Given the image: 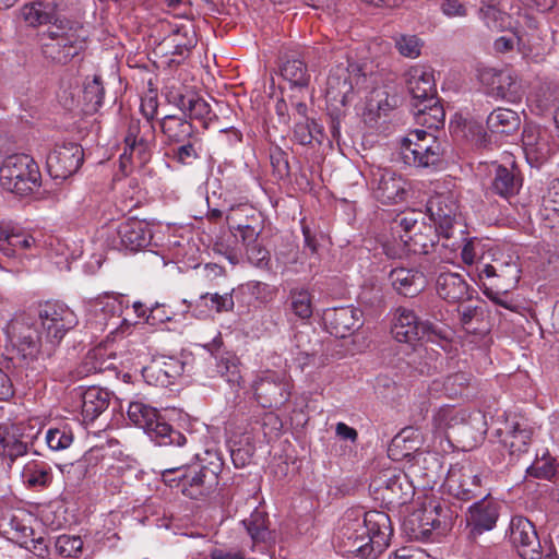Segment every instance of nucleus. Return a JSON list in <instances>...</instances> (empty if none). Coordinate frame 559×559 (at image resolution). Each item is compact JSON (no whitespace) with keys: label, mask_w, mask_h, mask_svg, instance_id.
I'll return each instance as SVG.
<instances>
[{"label":"nucleus","mask_w":559,"mask_h":559,"mask_svg":"<svg viewBox=\"0 0 559 559\" xmlns=\"http://www.w3.org/2000/svg\"><path fill=\"white\" fill-rule=\"evenodd\" d=\"M392 533L385 512L350 509L342 519L336 538L344 554L357 559H377L389 546Z\"/></svg>","instance_id":"nucleus-1"},{"label":"nucleus","mask_w":559,"mask_h":559,"mask_svg":"<svg viewBox=\"0 0 559 559\" xmlns=\"http://www.w3.org/2000/svg\"><path fill=\"white\" fill-rule=\"evenodd\" d=\"M83 26L70 19L61 20L38 34L43 57L50 62L67 64L85 48Z\"/></svg>","instance_id":"nucleus-2"},{"label":"nucleus","mask_w":559,"mask_h":559,"mask_svg":"<svg viewBox=\"0 0 559 559\" xmlns=\"http://www.w3.org/2000/svg\"><path fill=\"white\" fill-rule=\"evenodd\" d=\"M372 76L369 64L347 59L331 69L326 80V96L345 106L355 91L367 88L373 82Z\"/></svg>","instance_id":"nucleus-3"},{"label":"nucleus","mask_w":559,"mask_h":559,"mask_svg":"<svg viewBox=\"0 0 559 559\" xmlns=\"http://www.w3.org/2000/svg\"><path fill=\"white\" fill-rule=\"evenodd\" d=\"M0 182L4 190L17 197H28L41 187L38 164L26 154L8 156L0 167Z\"/></svg>","instance_id":"nucleus-4"},{"label":"nucleus","mask_w":559,"mask_h":559,"mask_svg":"<svg viewBox=\"0 0 559 559\" xmlns=\"http://www.w3.org/2000/svg\"><path fill=\"white\" fill-rule=\"evenodd\" d=\"M444 154L442 142L425 130H412L400 142V157L404 164L429 168L441 163Z\"/></svg>","instance_id":"nucleus-5"},{"label":"nucleus","mask_w":559,"mask_h":559,"mask_svg":"<svg viewBox=\"0 0 559 559\" xmlns=\"http://www.w3.org/2000/svg\"><path fill=\"white\" fill-rule=\"evenodd\" d=\"M128 417L159 445L176 444L182 447L187 442L186 437L166 423L156 408L142 402L130 403Z\"/></svg>","instance_id":"nucleus-6"},{"label":"nucleus","mask_w":559,"mask_h":559,"mask_svg":"<svg viewBox=\"0 0 559 559\" xmlns=\"http://www.w3.org/2000/svg\"><path fill=\"white\" fill-rule=\"evenodd\" d=\"M476 270L481 285L500 290L514 289L522 273L519 255L511 253L495 255L490 263L479 262Z\"/></svg>","instance_id":"nucleus-7"},{"label":"nucleus","mask_w":559,"mask_h":559,"mask_svg":"<svg viewBox=\"0 0 559 559\" xmlns=\"http://www.w3.org/2000/svg\"><path fill=\"white\" fill-rule=\"evenodd\" d=\"M38 317L43 329L46 331V342L50 344L47 355L58 345L68 331L78 324V318L73 310L60 301H46L39 306Z\"/></svg>","instance_id":"nucleus-8"},{"label":"nucleus","mask_w":559,"mask_h":559,"mask_svg":"<svg viewBox=\"0 0 559 559\" xmlns=\"http://www.w3.org/2000/svg\"><path fill=\"white\" fill-rule=\"evenodd\" d=\"M5 331L14 348L24 358H37L43 344L35 319L27 313L16 314L7 324Z\"/></svg>","instance_id":"nucleus-9"},{"label":"nucleus","mask_w":559,"mask_h":559,"mask_svg":"<svg viewBox=\"0 0 559 559\" xmlns=\"http://www.w3.org/2000/svg\"><path fill=\"white\" fill-rule=\"evenodd\" d=\"M217 485L218 475L211 467L202 464H183L176 486L186 497L199 499L210 495Z\"/></svg>","instance_id":"nucleus-10"},{"label":"nucleus","mask_w":559,"mask_h":559,"mask_svg":"<svg viewBox=\"0 0 559 559\" xmlns=\"http://www.w3.org/2000/svg\"><path fill=\"white\" fill-rule=\"evenodd\" d=\"M426 212L431 224L439 230L440 235L448 241L453 237L459 204L451 192L437 193L429 198L426 204Z\"/></svg>","instance_id":"nucleus-11"},{"label":"nucleus","mask_w":559,"mask_h":559,"mask_svg":"<svg viewBox=\"0 0 559 559\" xmlns=\"http://www.w3.org/2000/svg\"><path fill=\"white\" fill-rule=\"evenodd\" d=\"M83 160L81 145L73 142L56 145L47 156V171L53 179H67L80 169Z\"/></svg>","instance_id":"nucleus-12"},{"label":"nucleus","mask_w":559,"mask_h":559,"mask_svg":"<svg viewBox=\"0 0 559 559\" xmlns=\"http://www.w3.org/2000/svg\"><path fill=\"white\" fill-rule=\"evenodd\" d=\"M445 485L450 496L461 501H469L483 493L481 477L471 464L452 467Z\"/></svg>","instance_id":"nucleus-13"},{"label":"nucleus","mask_w":559,"mask_h":559,"mask_svg":"<svg viewBox=\"0 0 559 559\" xmlns=\"http://www.w3.org/2000/svg\"><path fill=\"white\" fill-rule=\"evenodd\" d=\"M499 511L500 503L491 498L489 493L474 502L468 508L466 515L468 539L476 540L483 533L491 531L498 521Z\"/></svg>","instance_id":"nucleus-14"},{"label":"nucleus","mask_w":559,"mask_h":559,"mask_svg":"<svg viewBox=\"0 0 559 559\" xmlns=\"http://www.w3.org/2000/svg\"><path fill=\"white\" fill-rule=\"evenodd\" d=\"M510 542L523 559H540V542L533 523L524 516H513L510 522Z\"/></svg>","instance_id":"nucleus-15"},{"label":"nucleus","mask_w":559,"mask_h":559,"mask_svg":"<svg viewBox=\"0 0 559 559\" xmlns=\"http://www.w3.org/2000/svg\"><path fill=\"white\" fill-rule=\"evenodd\" d=\"M322 320L326 331L344 338L362 326V312L355 307H335L323 311Z\"/></svg>","instance_id":"nucleus-16"},{"label":"nucleus","mask_w":559,"mask_h":559,"mask_svg":"<svg viewBox=\"0 0 559 559\" xmlns=\"http://www.w3.org/2000/svg\"><path fill=\"white\" fill-rule=\"evenodd\" d=\"M377 490L389 504H405L413 496V486L407 476L396 469L382 472L374 480Z\"/></svg>","instance_id":"nucleus-17"},{"label":"nucleus","mask_w":559,"mask_h":559,"mask_svg":"<svg viewBox=\"0 0 559 559\" xmlns=\"http://www.w3.org/2000/svg\"><path fill=\"white\" fill-rule=\"evenodd\" d=\"M374 198L383 204L397 203L405 199V181L390 169L372 171L370 180Z\"/></svg>","instance_id":"nucleus-18"},{"label":"nucleus","mask_w":559,"mask_h":559,"mask_svg":"<svg viewBox=\"0 0 559 559\" xmlns=\"http://www.w3.org/2000/svg\"><path fill=\"white\" fill-rule=\"evenodd\" d=\"M438 296L449 304H463L472 300L475 290L468 285L465 277L456 272H440L436 278Z\"/></svg>","instance_id":"nucleus-19"},{"label":"nucleus","mask_w":559,"mask_h":559,"mask_svg":"<svg viewBox=\"0 0 559 559\" xmlns=\"http://www.w3.org/2000/svg\"><path fill=\"white\" fill-rule=\"evenodd\" d=\"M20 14L22 20L34 28L41 25L55 26L61 20H68L59 14L55 0H34L25 3L20 10Z\"/></svg>","instance_id":"nucleus-20"},{"label":"nucleus","mask_w":559,"mask_h":559,"mask_svg":"<svg viewBox=\"0 0 559 559\" xmlns=\"http://www.w3.org/2000/svg\"><path fill=\"white\" fill-rule=\"evenodd\" d=\"M121 311L122 304L118 298L109 295L100 296L88 302V322L102 330L108 326L118 329Z\"/></svg>","instance_id":"nucleus-21"},{"label":"nucleus","mask_w":559,"mask_h":559,"mask_svg":"<svg viewBox=\"0 0 559 559\" xmlns=\"http://www.w3.org/2000/svg\"><path fill=\"white\" fill-rule=\"evenodd\" d=\"M117 233L121 247L132 252L146 248L153 238L150 224L135 217L122 222Z\"/></svg>","instance_id":"nucleus-22"},{"label":"nucleus","mask_w":559,"mask_h":559,"mask_svg":"<svg viewBox=\"0 0 559 559\" xmlns=\"http://www.w3.org/2000/svg\"><path fill=\"white\" fill-rule=\"evenodd\" d=\"M168 100L177 106L185 116H188L190 119L200 120L204 128H207L210 122L216 118L210 104L195 93L182 94L171 92L168 95Z\"/></svg>","instance_id":"nucleus-23"},{"label":"nucleus","mask_w":559,"mask_h":559,"mask_svg":"<svg viewBox=\"0 0 559 559\" xmlns=\"http://www.w3.org/2000/svg\"><path fill=\"white\" fill-rule=\"evenodd\" d=\"M522 144L526 159L531 164H543L552 154L549 135L538 127L527 126L524 128Z\"/></svg>","instance_id":"nucleus-24"},{"label":"nucleus","mask_w":559,"mask_h":559,"mask_svg":"<svg viewBox=\"0 0 559 559\" xmlns=\"http://www.w3.org/2000/svg\"><path fill=\"white\" fill-rule=\"evenodd\" d=\"M443 320L444 312L442 307H432L430 312L425 313L420 319L419 340H426L432 343L450 342L452 331Z\"/></svg>","instance_id":"nucleus-25"},{"label":"nucleus","mask_w":559,"mask_h":559,"mask_svg":"<svg viewBox=\"0 0 559 559\" xmlns=\"http://www.w3.org/2000/svg\"><path fill=\"white\" fill-rule=\"evenodd\" d=\"M241 207L231 210L227 215L226 219L230 230H237L241 238L242 246L246 248L250 245H254L259 241V237L263 230V219L260 213H257L253 209H249L251 216H247L250 224H242L241 212H245Z\"/></svg>","instance_id":"nucleus-26"},{"label":"nucleus","mask_w":559,"mask_h":559,"mask_svg":"<svg viewBox=\"0 0 559 559\" xmlns=\"http://www.w3.org/2000/svg\"><path fill=\"white\" fill-rule=\"evenodd\" d=\"M421 317L413 309L399 307L394 311L391 332L394 338L401 343L419 341V324Z\"/></svg>","instance_id":"nucleus-27"},{"label":"nucleus","mask_w":559,"mask_h":559,"mask_svg":"<svg viewBox=\"0 0 559 559\" xmlns=\"http://www.w3.org/2000/svg\"><path fill=\"white\" fill-rule=\"evenodd\" d=\"M393 289L402 296L414 297L425 287L424 273L417 269L394 267L389 273Z\"/></svg>","instance_id":"nucleus-28"},{"label":"nucleus","mask_w":559,"mask_h":559,"mask_svg":"<svg viewBox=\"0 0 559 559\" xmlns=\"http://www.w3.org/2000/svg\"><path fill=\"white\" fill-rule=\"evenodd\" d=\"M439 236V230L431 223H425L406 236L403 242L415 254H429L437 250Z\"/></svg>","instance_id":"nucleus-29"},{"label":"nucleus","mask_w":559,"mask_h":559,"mask_svg":"<svg viewBox=\"0 0 559 559\" xmlns=\"http://www.w3.org/2000/svg\"><path fill=\"white\" fill-rule=\"evenodd\" d=\"M406 84L412 99L437 94L433 73L426 67H412L406 73Z\"/></svg>","instance_id":"nucleus-30"},{"label":"nucleus","mask_w":559,"mask_h":559,"mask_svg":"<svg viewBox=\"0 0 559 559\" xmlns=\"http://www.w3.org/2000/svg\"><path fill=\"white\" fill-rule=\"evenodd\" d=\"M163 134L168 144H177L198 135L195 127L186 118L168 115L159 121Z\"/></svg>","instance_id":"nucleus-31"},{"label":"nucleus","mask_w":559,"mask_h":559,"mask_svg":"<svg viewBox=\"0 0 559 559\" xmlns=\"http://www.w3.org/2000/svg\"><path fill=\"white\" fill-rule=\"evenodd\" d=\"M242 524L252 539L253 547L265 550L274 543L275 536L267 526V516L264 512L255 510L242 521Z\"/></svg>","instance_id":"nucleus-32"},{"label":"nucleus","mask_w":559,"mask_h":559,"mask_svg":"<svg viewBox=\"0 0 559 559\" xmlns=\"http://www.w3.org/2000/svg\"><path fill=\"white\" fill-rule=\"evenodd\" d=\"M21 427L5 423L0 425V455L14 461L26 453L27 444L23 441Z\"/></svg>","instance_id":"nucleus-33"},{"label":"nucleus","mask_w":559,"mask_h":559,"mask_svg":"<svg viewBox=\"0 0 559 559\" xmlns=\"http://www.w3.org/2000/svg\"><path fill=\"white\" fill-rule=\"evenodd\" d=\"M522 186L515 167L508 168L503 165H493V178L491 181V190L493 193L509 199L515 195Z\"/></svg>","instance_id":"nucleus-34"},{"label":"nucleus","mask_w":559,"mask_h":559,"mask_svg":"<svg viewBox=\"0 0 559 559\" xmlns=\"http://www.w3.org/2000/svg\"><path fill=\"white\" fill-rule=\"evenodd\" d=\"M82 414L85 419L94 420L107 409L110 402V393L103 386H87L81 393Z\"/></svg>","instance_id":"nucleus-35"},{"label":"nucleus","mask_w":559,"mask_h":559,"mask_svg":"<svg viewBox=\"0 0 559 559\" xmlns=\"http://www.w3.org/2000/svg\"><path fill=\"white\" fill-rule=\"evenodd\" d=\"M533 430L525 423H513L510 425L503 445L508 448L511 456H520L528 451L532 441Z\"/></svg>","instance_id":"nucleus-36"},{"label":"nucleus","mask_w":559,"mask_h":559,"mask_svg":"<svg viewBox=\"0 0 559 559\" xmlns=\"http://www.w3.org/2000/svg\"><path fill=\"white\" fill-rule=\"evenodd\" d=\"M486 124L492 134L510 135L520 128L521 119L511 109L498 108L487 117Z\"/></svg>","instance_id":"nucleus-37"},{"label":"nucleus","mask_w":559,"mask_h":559,"mask_svg":"<svg viewBox=\"0 0 559 559\" xmlns=\"http://www.w3.org/2000/svg\"><path fill=\"white\" fill-rule=\"evenodd\" d=\"M293 139L300 145L321 144L323 141L322 127L314 119L297 120L293 130Z\"/></svg>","instance_id":"nucleus-38"},{"label":"nucleus","mask_w":559,"mask_h":559,"mask_svg":"<svg viewBox=\"0 0 559 559\" xmlns=\"http://www.w3.org/2000/svg\"><path fill=\"white\" fill-rule=\"evenodd\" d=\"M288 301L289 309L296 317L301 320H308L311 318L313 312L312 296L307 288H292L288 295Z\"/></svg>","instance_id":"nucleus-39"},{"label":"nucleus","mask_w":559,"mask_h":559,"mask_svg":"<svg viewBox=\"0 0 559 559\" xmlns=\"http://www.w3.org/2000/svg\"><path fill=\"white\" fill-rule=\"evenodd\" d=\"M281 74L293 86L306 87L310 81L306 64L297 59L287 60L281 68Z\"/></svg>","instance_id":"nucleus-40"},{"label":"nucleus","mask_w":559,"mask_h":559,"mask_svg":"<svg viewBox=\"0 0 559 559\" xmlns=\"http://www.w3.org/2000/svg\"><path fill=\"white\" fill-rule=\"evenodd\" d=\"M290 392L283 394V386H257L254 397L263 408L281 407L284 405Z\"/></svg>","instance_id":"nucleus-41"},{"label":"nucleus","mask_w":559,"mask_h":559,"mask_svg":"<svg viewBox=\"0 0 559 559\" xmlns=\"http://www.w3.org/2000/svg\"><path fill=\"white\" fill-rule=\"evenodd\" d=\"M175 364L164 362L152 364L142 369V376L144 378L145 384H153V382H158L160 384H174V374L171 371H175Z\"/></svg>","instance_id":"nucleus-42"},{"label":"nucleus","mask_w":559,"mask_h":559,"mask_svg":"<svg viewBox=\"0 0 559 559\" xmlns=\"http://www.w3.org/2000/svg\"><path fill=\"white\" fill-rule=\"evenodd\" d=\"M177 147L173 148V158L181 165H192L200 157L201 139L199 135L189 139L186 142L177 143Z\"/></svg>","instance_id":"nucleus-43"},{"label":"nucleus","mask_w":559,"mask_h":559,"mask_svg":"<svg viewBox=\"0 0 559 559\" xmlns=\"http://www.w3.org/2000/svg\"><path fill=\"white\" fill-rule=\"evenodd\" d=\"M393 40L396 50L403 57L415 59L420 56L424 43L417 35L396 34Z\"/></svg>","instance_id":"nucleus-44"},{"label":"nucleus","mask_w":559,"mask_h":559,"mask_svg":"<svg viewBox=\"0 0 559 559\" xmlns=\"http://www.w3.org/2000/svg\"><path fill=\"white\" fill-rule=\"evenodd\" d=\"M499 4H487L479 9L480 19L490 29L501 31L507 26L509 15L499 8Z\"/></svg>","instance_id":"nucleus-45"},{"label":"nucleus","mask_w":559,"mask_h":559,"mask_svg":"<svg viewBox=\"0 0 559 559\" xmlns=\"http://www.w3.org/2000/svg\"><path fill=\"white\" fill-rule=\"evenodd\" d=\"M23 476L31 487H47L52 481L51 468L45 464L27 465Z\"/></svg>","instance_id":"nucleus-46"},{"label":"nucleus","mask_w":559,"mask_h":559,"mask_svg":"<svg viewBox=\"0 0 559 559\" xmlns=\"http://www.w3.org/2000/svg\"><path fill=\"white\" fill-rule=\"evenodd\" d=\"M439 508V500L430 499L424 504L419 515V530L424 536H428L432 531H437V514Z\"/></svg>","instance_id":"nucleus-47"},{"label":"nucleus","mask_w":559,"mask_h":559,"mask_svg":"<svg viewBox=\"0 0 559 559\" xmlns=\"http://www.w3.org/2000/svg\"><path fill=\"white\" fill-rule=\"evenodd\" d=\"M142 138H155L154 124L148 121L141 122L139 119H130L124 136L126 146L134 144Z\"/></svg>","instance_id":"nucleus-48"},{"label":"nucleus","mask_w":559,"mask_h":559,"mask_svg":"<svg viewBox=\"0 0 559 559\" xmlns=\"http://www.w3.org/2000/svg\"><path fill=\"white\" fill-rule=\"evenodd\" d=\"M104 95L105 88L99 75H94L92 81L85 83L83 98L91 110L96 111L103 105Z\"/></svg>","instance_id":"nucleus-49"},{"label":"nucleus","mask_w":559,"mask_h":559,"mask_svg":"<svg viewBox=\"0 0 559 559\" xmlns=\"http://www.w3.org/2000/svg\"><path fill=\"white\" fill-rule=\"evenodd\" d=\"M217 370L221 377L228 384H240L242 380L239 361L234 356L223 357L217 364Z\"/></svg>","instance_id":"nucleus-50"},{"label":"nucleus","mask_w":559,"mask_h":559,"mask_svg":"<svg viewBox=\"0 0 559 559\" xmlns=\"http://www.w3.org/2000/svg\"><path fill=\"white\" fill-rule=\"evenodd\" d=\"M100 368L97 366V361L94 354L88 353L83 361L74 370H70L68 378H59L56 381H70L75 382L98 372Z\"/></svg>","instance_id":"nucleus-51"},{"label":"nucleus","mask_w":559,"mask_h":559,"mask_svg":"<svg viewBox=\"0 0 559 559\" xmlns=\"http://www.w3.org/2000/svg\"><path fill=\"white\" fill-rule=\"evenodd\" d=\"M47 445L53 451L68 449L73 442V435L67 427L50 428L46 433Z\"/></svg>","instance_id":"nucleus-52"},{"label":"nucleus","mask_w":559,"mask_h":559,"mask_svg":"<svg viewBox=\"0 0 559 559\" xmlns=\"http://www.w3.org/2000/svg\"><path fill=\"white\" fill-rule=\"evenodd\" d=\"M55 547L61 557L74 558L82 551L83 540L80 536L60 535Z\"/></svg>","instance_id":"nucleus-53"},{"label":"nucleus","mask_w":559,"mask_h":559,"mask_svg":"<svg viewBox=\"0 0 559 559\" xmlns=\"http://www.w3.org/2000/svg\"><path fill=\"white\" fill-rule=\"evenodd\" d=\"M406 432L407 430H403L392 439L389 447V455L392 456L393 460L409 459L412 452L417 450V448L408 444L412 443V441L408 440V436L405 435Z\"/></svg>","instance_id":"nucleus-54"},{"label":"nucleus","mask_w":559,"mask_h":559,"mask_svg":"<svg viewBox=\"0 0 559 559\" xmlns=\"http://www.w3.org/2000/svg\"><path fill=\"white\" fill-rule=\"evenodd\" d=\"M433 421L438 429L447 430L464 421V417L452 406L444 405L439 408L433 417Z\"/></svg>","instance_id":"nucleus-55"},{"label":"nucleus","mask_w":559,"mask_h":559,"mask_svg":"<svg viewBox=\"0 0 559 559\" xmlns=\"http://www.w3.org/2000/svg\"><path fill=\"white\" fill-rule=\"evenodd\" d=\"M445 120V111L441 102L428 108V111L418 114L416 122L428 129H439L443 126Z\"/></svg>","instance_id":"nucleus-56"},{"label":"nucleus","mask_w":559,"mask_h":559,"mask_svg":"<svg viewBox=\"0 0 559 559\" xmlns=\"http://www.w3.org/2000/svg\"><path fill=\"white\" fill-rule=\"evenodd\" d=\"M155 138H145L140 139L134 144H129L124 147V152L121 155V158H126L127 156L133 157L136 156L140 164H145L150 160L151 157V147Z\"/></svg>","instance_id":"nucleus-57"},{"label":"nucleus","mask_w":559,"mask_h":559,"mask_svg":"<svg viewBox=\"0 0 559 559\" xmlns=\"http://www.w3.org/2000/svg\"><path fill=\"white\" fill-rule=\"evenodd\" d=\"M396 223L403 228L404 235L401 236L402 241L408 236L409 234L414 233L416 229L419 228L420 225L425 224V216L419 211H409L406 213H403L402 216L396 219Z\"/></svg>","instance_id":"nucleus-58"},{"label":"nucleus","mask_w":559,"mask_h":559,"mask_svg":"<svg viewBox=\"0 0 559 559\" xmlns=\"http://www.w3.org/2000/svg\"><path fill=\"white\" fill-rule=\"evenodd\" d=\"M23 234L22 228L12 222L0 223V240H8L15 251L22 247Z\"/></svg>","instance_id":"nucleus-59"},{"label":"nucleus","mask_w":559,"mask_h":559,"mask_svg":"<svg viewBox=\"0 0 559 559\" xmlns=\"http://www.w3.org/2000/svg\"><path fill=\"white\" fill-rule=\"evenodd\" d=\"M248 261L258 267H266L270 262L269 250L259 241L245 248Z\"/></svg>","instance_id":"nucleus-60"},{"label":"nucleus","mask_w":559,"mask_h":559,"mask_svg":"<svg viewBox=\"0 0 559 559\" xmlns=\"http://www.w3.org/2000/svg\"><path fill=\"white\" fill-rule=\"evenodd\" d=\"M456 516V511L452 510L447 502H442L439 500V508L437 514V531L440 534H444L448 531H450L453 526Z\"/></svg>","instance_id":"nucleus-61"},{"label":"nucleus","mask_w":559,"mask_h":559,"mask_svg":"<svg viewBox=\"0 0 559 559\" xmlns=\"http://www.w3.org/2000/svg\"><path fill=\"white\" fill-rule=\"evenodd\" d=\"M201 299L206 300L210 299L211 308L215 309L216 312H228L234 309L235 302L233 299V295L230 293H225L219 295L217 293L210 294L206 293L201 296Z\"/></svg>","instance_id":"nucleus-62"},{"label":"nucleus","mask_w":559,"mask_h":559,"mask_svg":"<svg viewBox=\"0 0 559 559\" xmlns=\"http://www.w3.org/2000/svg\"><path fill=\"white\" fill-rule=\"evenodd\" d=\"M214 251L224 255L233 265L241 260V252L235 246L228 243V239H219L214 243Z\"/></svg>","instance_id":"nucleus-63"},{"label":"nucleus","mask_w":559,"mask_h":559,"mask_svg":"<svg viewBox=\"0 0 559 559\" xmlns=\"http://www.w3.org/2000/svg\"><path fill=\"white\" fill-rule=\"evenodd\" d=\"M210 559H245V551L238 547H214L210 551Z\"/></svg>","instance_id":"nucleus-64"}]
</instances>
